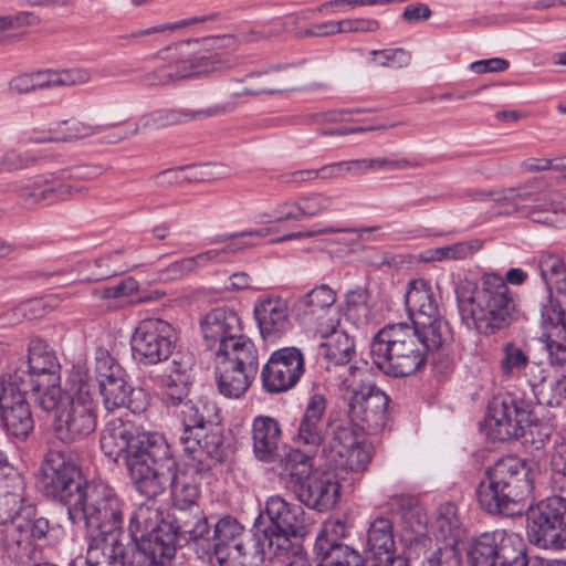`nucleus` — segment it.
I'll use <instances>...</instances> for the list:
<instances>
[{
  "label": "nucleus",
  "instance_id": "nucleus-33",
  "mask_svg": "<svg viewBox=\"0 0 566 566\" xmlns=\"http://www.w3.org/2000/svg\"><path fill=\"white\" fill-rule=\"evenodd\" d=\"M253 313L265 342L273 343L280 339L292 327L287 303L281 297L259 301Z\"/></svg>",
  "mask_w": 566,
  "mask_h": 566
},
{
  "label": "nucleus",
  "instance_id": "nucleus-47",
  "mask_svg": "<svg viewBox=\"0 0 566 566\" xmlns=\"http://www.w3.org/2000/svg\"><path fill=\"white\" fill-rule=\"evenodd\" d=\"M0 489L4 492L2 506L9 509L32 504L25 497L27 483L24 475L9 461L0 467Z\"/></svg>",
  "mask_w": 566,
  "mask_h": 566
},
{
  "label": "nucleus",
  "instance_id": "nucleus-56",
  "mask_svg": "<svg viewBox=\"0 0 566 566\" xmlns=\"http://www.w3.org/2000/svg\"><path fill=\"white\" fill-rule=\"evenodd\" d=\"M533 192L527 187H517V188H509L503 190L501 193H499L496 197L493 198V200L497 205H504L507 203L511 206V210H506V212L511 211H521L526 206L520 205V200H526L532 197Z\"/></svg>",
  "mask_w": 566,
  "mask_h": 566
},
{
  "label": "nucleus",
  "instance_id": "nucleus-51",
  "mask_svg": "<svg viewBox=\"0 0 566 566\" xmlns=\"http://www.w3.org/2000/svg\"><path fill=\"white\" fill-rule=\"evenodd\" d=\"M434 533L438 538L447 542L444 546L455 548L461 539L462 528L453 504L449 503L440 507L439 515L434 522Z\"/></svg>",
  "mask_w": 566,
  "mask_h": 566
},
{
  "label": "nucleus",
  "instance_id": "nucleus-21",
  "mask_svg": "<svg viewBox=\"0 0 566 566\" xmlns=\"http://www.w3.org/2000/svg\"><path fill=\"white\" fill-rule=\"evenodd\" d=\"M520 546V535L516 533L505 530L482 533L468 544V564L469 566H505Z\"/></svg>",
  "mask_w": 566,
  "mask_h": 566
},
{
  "label": "nucleus",
  "instance_id": "nucleus-32",
  "mask_svg": "<svg viewBox=\"0 0 566 566\" xmlns=\"http://www.w3.org/2000/svg\"><path fill=\"white\" fill-rule=\"evenodd\" d=\"M191 368V358L185 359L180 354L175 355L169 373L165 371L155 378L156 385L161 389V401L167 408L182 406L190 391L188 371Z\"/></svg>",
  "mask_w": 566,
  "mask_h": 566
},
{
  "label": "nucleus",
  "instance_id": "nucleus-31",
  "mask_svg": "<svg viewBox=\"0 0 566 566\" xmlns=\"http://www.w3.org/2000/svg\"><path fill=\"white\" fill-rule=\"evenodd\" d=\"M338 317H329L327 323L319 324L318 333L322 337L329 338L318 346V358L326 360V369L331 366H343L350 363L356 355L355 340L344 331H337Z\"/></svg>",
  "mask_w": 566,
  "mask_h": 566
},
{
  "label": "nucleus",
  "instance_id": "nucleus-46",
  "mask_svg": "<svg viewBox=\"0 0 566 566\" xmlns=\"http://www.w3.org/2000/svg\"><path fill=\"white\" fill-rule=\"evenodd\" d=\"M85 563L86 566H132L124 541L99 544L87 542Z\"/></svg>",
  "mask_w": 566,
  "mask_h": 566
},
{
  "label": "nucleus",
  "instance_id": "nucleus-25",
  "mask_svg": "<svg viewBox=\"0 0 566 566\" xmlns=\"http://www.w3.org/2000/svg\"><path fill=\"white\" fill-rule=\"evenodd\" d=\"M486 472L518 504L533 492V469L531 462L525 459H520L515 455L503 457L492 467L488 468Z\"/></svg>",
  "mask_w": 566,
  "mask_h": 566
},
{
  "label": "nucleus",
  "instance_id": "nucleus-15",
  "mask_svg": "<svg viewBox=\"0 0 566 566\" xmlns=\"http://www.w3.org/2000/svg\"><path fill=\"white\" fill-rule=\"evenodd\" d=\"M169 458L172 462L170 467H158L153 465L151 471L160 474V481L163 482L161 489L157 490L156 494L144 495L146 499H156L161 495L167 486L170 488V495L172 506H188V505H200L199 499L201 494L200 481L205 479L207 473H198L193 464L182 459L179 463L169 446Z\"/></svg>",
  "mask_w": 566,
  "mask_h": 566
},
{
  "label": "nucleus",
  "instance_id": "nucleus-12",
  "mask_svg": "<svg viewBox=\"0 0 566 566\" xmlns=\"http://www.w3.org/2000/svg\"><path fill=\"white\" fill-rule=\"evenodd\" d=\"M348 387H352V395L348 399L346 416L367 434L380 432L388 420L389 397L375 384L355 379Z\"/></svg>",
  "mask_w": 566,
  "mask_h": 566
},
{
  "label": "nucleus",
  "instance_id": "nucleus-45",
  "mask_svg": "<svg viewBox=\"0 0 566 566\" xmlns=\"http://www.w3.org/2000/svg\"><path fill=\"white\" fill-rule=\"evenodd\" d=\"M33 382L30 387L25 388V392H31L36 405L46 412L67 406L72 399L70 394L60 386V379L52 380L50 377L36 379Z\"/></svg>",
  "mask_w": 566,
  "mask_h": 566
},
{
  "label": "nucleus",
  "instance_id": "nucleus-24",
  "mask_svg": "<svg viewBox=\"0 0 566 566\" xmlns=\"http://www.w3.org/2000/svg\"><path fill=\"white\" fill-rule=\"evenodd\" d=\"M61 365L55 352L40 337H33L28 345V360L20 361L12 373L2 377L13 380V377H21L30 387L36 379L52 378L60 379Z\"/></svg>",
  "mask_w": 566,
  "mask_h": 566
},
{
  "label": "nucleus",
  "instance_id": "nucleus-23",
  "mask_svg": "<svg viewBox=\"0 0 566 566\" xmlns=\"http://www.w3.org/2000/svg\"><path fill=\"white\" fill-rule=\"evenodd\" d=\"M95 376L104 407L108 411L123 408L126 392L130 387L127 373L104 347L95 350Z\"/></svg>",
  "mask_w": 566,
  "mask_h": 566
},
{
  "label": "nucleus",
  "instance_id": "nucleus-5",
  "mask_svg": "<svg viewBox=\"0 0 566 566\" xmlns=\"http://www.w3.org/2000/svg\"><path fill=\"white\" fill-rule=\"evenodd\" d=\"M282 461L285 468L280 478L300 503L318 513L335 507L340 499L335 470L313 468V457L297 448H291Z\"/></svg>",
  "mask_w": 566,
  "mask_h": 566
},
{
  "label": "nucleus",
  "instance_id": "nucleus-59",
  "mask_svg": "<svg viewBox=\"0 0 566 566\" xmlns=\"http://www.w3.org/2000/svg\"><path fill=\"white\" fill-rule=\"evenodd\" d=\"M150 406V396L142 387H129L123 407L135 415L145 412Z\"/></svg>",
  "mask_w": 566,
  "mask_h": 566
},
{
  "label": "nucleus",
  "instance_id": "nucleus-34",
  "mask_svg": "<svg viewBox=\"0 0 566 566\" xmlns=\"http://www.w3.org/2000/svg\"><path fill=\"white\" fill-rule=\"evenodd\" d=\"M34 513V504L4 509L0 513V524L4 526L2 539L9 551H32L33 542L29 533L28 518Z\"/></svg>",
  "mask_w": 566,
  "mask_h": 566
},
{
  "label": "nucleus",
  "instance_id": "nucleus-43",
  "mask_svg": "<svg viewBox=\"0 0 566 566\" xmlns=\"http://www.w3.org/2000/svg\"><path fill=\"white\" fill-rule=\"evenodd\" d=\"M541 276L549 294V304L559 301L566 311V263L555 254H543L538 260Z\"/></svg>",
  "mask_w": 566,
  "mask_h": 566
},
{
  "label": "nucleus",
  "instance_id": "nucleus-38",
  "mask_svg": "<svg viewBox=\"0 0 566 566\" xmlns=\"http://www.w3.org/2000/svg\"><path fill=\"white\" fill-rule=\"evenodd\" d=\"M52 179H41L34 182V187H25L21 190L20 197L24 201L31 203L45 202L51 205L60 200H66L74 197L77 193H82L84 188L78 186H72L64 184L66 178H71V175L65 171L50 175Z\"/></svg>",
  "mask_w": 566,
  "mask_h": 566
},
{
  "label": "nucleus",
  "instance_id": "nucleus-27",
  "mask_svg": "<svg viewBox=\"0 0 566 566\" xmlns=\"http://www.w3.org/2000/svg\"><path fill=\"white\" fill-rule=\"evenodd\" d=\"M326 408L325 395L315 392L308 397L292 438L295 443L319 448L327 429Z\"/></svg>",
  "mask_w": 566,
  "mask_h": 566
},
{
  "label": "nucleus",
  "instance_id": "nucleus-20",
  "mask_svg": "<svg viewBox=\"0 0 566 566\" xmlns=\"http://www.w3.org/2000/svg\"><path fill=\"white\" fill-rule=\"evenodd\" d=\"M305 371L301 349L283 347L274 350L261 370L262 386L266 392L279 394L293 388Z\"/></svg>",
  "mask_w": 566,
  "mask_h": 566
},
{
  "label": "nucleus",
  "instance_id": "nucleus-42",
  "mask_svg": "<svg viewBox=\"0 0 566 566\" xmlns=\"http://www.w3.org/2000/svg\"><path fill=\"white\" fill-rule=\"evenodd\" d=\"M367 547L369 562L386 558L391 560L392 554L396 553V542L394 538V522L385 516L376 517L369 525L367 532Z\"/></svg>",
  "mask_w": 566,
  "mask_h": 566
},
{
  "label": "nucleus",
  "instance_id": "nucleus-13",
  "mask_svg": "<svg viewBox=\"0 0 566 566\" xmlns=\"http://www.w3.org/2000/svg\"><path fill=\"white\" fill-rule=\"evenodd\" d=\"M177 336L174 327L161 318L139 322L132 336L133 358L143 365H155L172 358Z\"/></svg>",
  "mask_w": 566,
  "mask_h": 566
},
{
  "label": "nucleus",
  "instance_id": "nucleus-14",
  "mask_svg": "<svg viewBox=\"0 0 566 566\" xmlns=\"http://www.w3.org/2000/svg\"><path fill=\"white\" fill-rule=\"evenodd\" d=\"M28 384L21 377L10 380L0 377V420L3 430L11 437L24 441L34 429L31 406L27 399Z\"/></svg>",
  "mask_w": 566,
  "mask_h": 566
},
{
  "label": "nucleus",
  "instance_id": "nucleus-64",
  "mask_svg": "<svg viewBox=\"0 0 566 566\" xmlns=\"http://www.w3.org/2000/svg\"><path fill=\"white\" fill-rule=\"evenodd\" d=\"M380 23L376 19L356 18L340 20L342 32L373 33L378 31Z\"/></svg>",
  "mask_w": 566,
  "mask_h": 566
},
{
  "label": "nucleus",
  "instance_id": "nucleus-26",
  "mask_svg": "<svg viewBox=\"0 0 566 566\" xmlns=\"http://www.w3.org/2000/svg\"><path fill=\"white\" fill-rule=\"evenodd\" d=\"M178 418L181 424L178 440L182 448L197 446L208 428L221 422L217 403L205 398L188 399L182 403Z\"/></svg>",
  "mask_w": 566,
  "mask_h": 566
},
{
  "label": "nucleus",
  "instance_id": "nucleus-52",
  "mask_svg": "<svg viewBox=\"0 0 566 566\" xmlns=\"http://www.w3.org/2000/svg\"><path fill=\"white\" fill-rule=\"evenodd\" d=\"M65 126L64 132L55 129V135L39 139V142H71L75 139H82L95 134L101 133L105 126L93 125L81 120H61L57 123V127ZM111 125H106L109 127Z\"/></svg>",
  "mask_w": 566,
  "mask_h": 566
},
{
  "label": "nucleus",
  "instance_id": "nucleus-44",
  "mask_svg": "<svg viewBox=\"0 0 566 566\" xmlns=\"http://www.w3.org/2000/svg\"><path fill=\"white\" fill-rule=\"evenodd\" d=\"M553 316H549L551 329L545 335V344L552 365L566 363V311L559 301L552 300Z\"/></svg>",
  "mask_w": 566,
  "mask_h": 566
},
{
  "label": "nucleus",
  "instance_id": "nucleus-10",
  "mask_svg": "<svg viewBox=\"0 0 566 566\" xmlns=\"http://www.w3.org/2000/svg\"><path fill=\"white\" fill-rule=\"evenodd\" d=\"M216 378L219 392L227 398L238 399L251 387L259 371L256 346H248L216 356Z\"/></svg>",
  "mask_w": 566,
  "mask_h": 566
},
{
  "label": "nucleus",
  "instance_id": "nucleus-50",
  "mask_svg": "<svg viewBox=\"0 0 566 566\" xmlns=\"http://www.w3.org/2000/svg\"><path fill=\"white\" fill-rule=\"evenodd\" d=\"M528 364L530 354L526 346H521L515 340H509L502 345L499 368L503 377L517 376Z\"/></svg>",
  "mask_w": 566,
  "mask_h": 566
},
{
  "label": "nucleus",
  "instance_id": "nucleus-17",
  "mask_svg": "<svg viewBox=\"0 0 566 566\" xmlns=\"http://www.w3.org/2000/svg\"><path fill=\"white\" fill-rule=\"evenodd\" d=\"M348 535V526L340 518L324 522L314 543L315 559L325 566H366L365 558L354 548L343 543Z\"/></svg>",
  "mask_w": 566,
  "mask_h": 566
},
{
  "label": "nucleus",
  "instance_id": "nucleus-48",
  "mask_svg": "<svg viewBox=\"0 0 566 566\" xmlns=\"http://www.w3.org/2000/svg\"><path fill=\"white\" fill-rule=\"evenodd\" d=\"M266 533L272 542V551L274 556L282 558L286 565L296 557H307L303 549L302 541L306 534H291L289 530L265 526Z\"/></svg>",
  "mask_w": 566,
  "mask_h": 566
},
{
  "label": "nucleus",
  "instance_id": "nucleus-1",
  "mask_svg": "<svg viewBox=\"0 0 566 566\" xmlns=\"http://www.w3.org/2000/svg\"><path fill=\"white\" fill-rule=\"evenodd\" d=\"M36 486L46 500L66 509L73 524L85 525L87 542L124 541V502L109 485L88 480L71 453L49 450L40 463Z\"/></svg>",
  "mask_w": 566,
  "mask_h": 566
},
{
  "label": "nucleus",
  "instance_id": "nucleus-4",
  "mask_svg": "<svg viewBox=\"0 0 566 566\" xmlns=\"http://www.w3.org/2000/svg\"><path fill=\"white\" fill-rule=\"evenodd\" d=\"M450 340L452 336L441 333L438 338L413 324H389L373 337L370 355L384 374L406 377L423 369L428 355L440 350Z\"/></svg>",
  "mask_w": 566,
  "mask_h": 566
},
{
  "label": "nucleus",
  "instance_id": "nucleus-19",
  "mask_svg": "<svg viewBox=\"0 0 566 566\" xmlns=\"http://www.w3.org/2000/svg\"><path fill=\"white\" fill-rule=\"evenodd\" d=\"M229 67L230 63L224 60L223 54L209 53L163 64L142 75L139 82L145 86H161Z\"/></svg>",
  "mask_w": 566,
  "mask_h": 566
},
{
  "label": "nucleus",
  "instance_id": "nucleus-29",
  "mask_svg": "<svg viewBox=\"0 0 566 566\" xmlns=\"http://www.w3.org/2000/svg\"><path fill=\"white\" fill-rule=\"evenodd\" d=\"M244 527L232 516L227 515L213 525L209 523L207 543H200L199 548L209 557H214L220 564L231 559L237 551Z\"/></svg>",
  "mask_w": 566,
  "mask_h": 566
},
{
  "label": "nucleus",
  "instance_id": "nucleus-22",
  "mask_svg": "<svg viewBox=\"0 0 566 566\" xmlns=\"http://www.w3.org/2000/svg\"><path fill=\"white\" fill-rule=\"evenodd\" d=\"M223 431L221 422L208 428L197 446L182 448V459L193 464L196 472L209 474L216 464L227 462L234 452L231 438Z\"/></svg>",
  "mask_w": 566,
  "mask_h": 566
},
{
  "label": "nucleus",
  "instance_id": "nucleus-40",
  "mask_svg": "<svg viewBox=\"0 0 566 566\" xmlns=\"http://www.w3.org/2000/svg\"><path fill=\"white\" fill-rule=\"evenodd\" d=\"M475 493L481 510L491 515L514 516L520 513L515 510L518 503L486 471Z\"/></svg>",
  "mask_w": 566,
  "mask_h": 566
},
{
  "label": "nucleus",
  "instance_id": "nucleus-54",
  "mask_svg": "<svg viewBox=\"0 0 566 566\" xmlns=\"http://www.w3.org/2000/svg\"><path fill=\"white\" fill-rule=\"evenodd\" d=\"M522 439L523 444H530L534 450H541L548 442L553 429L549 424L541 422L534 413L531 417V423L524 427Z\"/></svg>",
  "mask_w": 566,
  "mask_h": 566
},
{
  "label": "nucleus",
  "instance_id": "nucleus-3",
  "mask_svg": "<svg viewBox=\"0 0 566 566\" xmlns=\"http://www.w3.org/2000/svg\"><path fill=\"white\" fill-rule=\"evenodd\" d=\"M527 280V273L512 268L505 274V281L499 276L485 277L479 287L472 281L457 285L455 297L462 323L485 336L494 335L516 322L521 311L517 295L507 283L521 285Z\"/></svg>",
  "mask_w": 566,
  "mask_h": 566
},
{
  "label": "nucleus",
  "instance_id": "nucleus-16",
  "mask_svg": "<svg viewBox=\"0 0 566 566\" xmlns=\"http://www.w3.org/2000/svg\"><path fill=\"white\" fill-rule=\"evenodd\" d=\"M405 305L411 324L428 329L432 336L441 337V333L452 336L450 325L439 311L431 284L423 279L411 280L405 293Z\"/></svg>",
  "mask_w": 566,
  "mask_h": 566
},
{
  "label": "nucleus",
  "instance_id": "nucleus-11",
  "mask_svg": "<svg viewBox=\"0 0 566 566\" xmlns=\"http://www.w3.org/2000/svg\"><path fill=\"white\" fill-rule=\"evenodd\" d=\"M200 328L206 346L216 356L254 346L252 339L243 333L239 314L229 307L210 310L201 318Z\"/></svg>",
  "mask_w": 566,
  "mask_h": 566
},
{
  "label": "nucleus",
  "instance_id": "nucleus-61",
  "mask_svg": "<svg viewBox=\"0 0 566 566\" xmlns=\"http://www.w3.org/2000/svg\"><path fill=\"white\" fill-rule=\"evenodd\" d=\"M420 503L418 500L410 495H396L389 502V509L394 516L403 521L410 513L419 514Z\"/></svg>",
  "mask_w": 566,
  "mask_h": 566
},
{
  "label": "nucleus",
  "instance_id": "nucleus-37",
  "mask_svg": "<svg viewBox=\"0 0 566 566\" xmlns=\"http://www.w3.org/2000/svg\"><path fill=\"white\" fill-rule=\"evenodd\" d=\"M241 82L247 83L240 94H274L295 88L298 83L295 71L291 66L271 69L264 72L249 73Z\"/></svg>",
  "mask_w": 566,
  "mask_h": 566
},
{
  "label": "nucleus",
  "instance_id": "nucleus-35",
  "mask_svg": "<svg viewBox=\"0 0 566 566\" xmlns=\"http://www.w3.org/2000/svg\"><path fill=\"white\" fill-rule=\"evenodd\" d=\"M252 449L256 460L263 463H274L282 441V428L277 419L259 415L252 420Z\"/></svg>",
  "mask_w": 566,
  "mask_h": 566
},
{
  "label": "nucleus",
  "instance_id": "nucleus-41",
  "mask_svg": "<svg viewBox=\"0 0 566 566\" xmlns=\"http://www.w3.org/2000/svg\"><path fill=\"white\" fill-rule=\"evenodd\" d=\"M227 112L224 106L214 105L197 111L187 108H159L144 117L143 127L160 129L172 125L184 124L190 120L222 115Z\"/></svg>",
  "mask_w": 566,
  "mask_h": 566
},
{
  "label": "nucleus",
  "instance_id": "nucleus-9",
  "mask_svg": "<svg viewBox=\"0 0 566 566\" xmlns=\"http://www.w3.org/2000/svg\"><path fill=\"white\" fill-rule=\"evenodd\" d=\"M528 541L542 548H566V497L541 500L526 514Z\"/></svg>",
  "mask_w": 566,
  "mask_h": 566
},
{
  "label": "nucleus",
  "instance_id": "nucleus-18",
  "mask_svg": "<svg viewBox=\"0 0 566 566\" xmlns=\"http://www.w3.org/2000/svg\"><path fill=\"white\" fill-rule=\"evenodd\" d=\"M55 420L57 439L64 443L80 441L93 433L97 426V403L88 392L78 390Z\"/></svg>",
  "mask_w": 566,
  "mask_h": 566
},
{
  "label": "nucleus",
  "instance_id": "nucleus-36",
  "mask_svg": "<svg viewBox=\"0 0 566 566\" xmlns=\"http://www.w3.org/2000/svg\"><path fill=\"white\" fill-rule=\"evenodd\" d=\"M271 551L272 542L266 533L263 516L259 514L252 530L244 531L231 559L237 560L241 566H261L266 553Z\"/></svg>",
  "mask_w": 566,
  "mask_h": 566
},
{
  "label": "nucleus",
  "instance_id": "nucleus-57",
  "mask_svg": "<svg viewBox=\"0 0 566 566\" xmlns=\"http://www.w3.org/2000/svg\"><path fill=\"white\" fill-rule=\"evenodd\" d=\"M369 294L365 289L352 290L346 294L347 312L350 316L365 317L369 315Z\"/></svg>",
  "mask_w": 566,
  "mask_h": 566
},
{
  "label": "nucleus",
  "instance_id": "nucleus-55",
  "mask_svg": "<svg viewBox=\"0 0 566 566\" xmlns=\"http://www.w3.org/2000/svg\"><path fill=\"white\" fill-rule=\"evenodd\" d=\"M370 55L374 56V61L377 56H380L379 65L384 67H405L409 65L411 60L410 53L402 48L373 50Z\"/></svg>",
  "mask_w": 566,
  "mask_h": 566
},
{
  "label": "nucleus",
  "instance_id": "nucleus-49",
  "mask_svg": "<svg viewBox=\"0 0 566 566\" xmlns=\"http://www.w3.org/2000/svg\"><path fill=\"white\" fill-rule=\"evenodd\" d=\"M218 254L217 251L210 250L174 261L169 265L157 270L158 280L163 282L179 280L195 272L198 268L206 265Z\"/></svg>",
  "mask_w": 566,
  "mask_h": 566
},
{
  "label": "nucleus",
  "instance_id": "nucleus-60",
  "mask_svg": "<svg viewBox=\"0 0 566 566\" xmlns=\"http://www.w3.org/2000/svg\"><path fill=\"white\" fill-rule=\"evenodd\" d=\"M424 566H462V560L455 548L443 546L431 553Z\"/></svg>",
  "mask_w": 566,
  "mask_h": 566
},
{
  "label": "nucleus",
  "instance_id": "nucleus-63",
  "mask_svg": "<svg viewBox=\"0 0 566 566\" xmlns=\"http://www.w3.org/2000/svg\"><path fill=\"white\" fill-rule=\"evenodd\" d=\"M520 544L521 546L512 554L513 558L507 560L505 566H551V559L528 556L526 553V544L521 536Z\"/></svg>",
  "mask_w": 566,
  "mask_h": 566
},
{
  "label": "nucleus",
  "instance_id": "nucleus-2",
  "mask_svg": "<svg viewBox=\"0 0 566 566\" xmlns=\"http://www.w3.org/2000/svg\"><path fill=\"white\" fill-rule=\"evenodd\" d=\"M169 443L163 434L146 431L134 421L113 418L99 433V447L105 457L124 464L132 483L140 495L156 494L161 489L160 474L153 465L171 467Z\"/></svg>",
  "mask_w": 566,
  "mask_h": 566
},
{
  "label": "nucleus",
  "instance_id": "nucleus-39",
  "mask_svg": "<svg viewBox=\"0 0 566 566\" xmlns=\"http://www.w3.org/2000/svg\"><path fill=\"white\" fill-rule=\"evenodd\" d=\"M260 514H265L270 521L265 526L289 530L292 535L307 533L302 506L290 504L279 495L270 496L265 502L264 511Z\"/></svg>",
  "mask_w": 566,
  "mask_h": 566
},
{
  "label": "nucleus",
  "instance_id": "nucleus-28",
  "mask_svg": "<svg viewBox=\"0 0 566 566\" xmlns=\"http://www.w3.org/2000/svg\"><path fill=\"white\" fill-rule=\"evenodd\" d=\"M336 302V292L326 284H321L297 297L291 312L302 325L315 326L326 324L331 307Z\"/></svg>",
  "mask_w": 566,
  "mask_h": 566
},
{
  "label": "nucleus",
  "instance_id": "nucleus-62",
  "mask_svg": "<svg viewBox=\"0 0 566 566\" xmlns=\"http://www.w3.org/2000/svg\"><path fill=\"white\" fill-rule=\"evenodd\" d=\"M138 291V282L133 277H126L112 286L103 287L98 291V295L104 298H120L133 295Z\"/></svg>",
  "mask_w": 566,
  "mask_h": 566
},
{
  "label": "nucleus",
  "instance_id": "nucleus-58",
  "mask_svg": "<svg viewBox=\"0 0 566 566\" xmlns=\"http://www.w3.org/2000/svg\"><path fill=\"white\" fill-rule=\"evenodd\" d=\"M481 248L482 241L475 239L441 247V250L443 251V260H463L478 252Z\"/></svg>",
  "mask_w": 566,
  "mask_h": 566
},
{
  "label": "nucleus",
  "instance_id": "nucleus-30",
  "mask_svg": "<svg viewBox=\"0 0 566 566\" xmlns=\"http://www.w3.org/2000/svg\"><path fill=\"white\" fill-rule=\"evenodd\" d=\"M164 520L172 526L185 545L193 544L199 549L200 543H207L209 518L200 505L172 506Z\"/></svg>",
  "mask_w": 566,
  "mask_h": 566
},
{
  "label": "nucleus",
  "instance_id": "nucleus-6",
  "mask_svg": "<svg viewBox=\"0 0 566 566\" xmlns=\"http://www.w3.org/2000/svg\"><path fill=\"white\" fill-rule=\"evenodd\" d=\"M126 537V545L132 544L143 555L140 560L160 563L161 566L170 565L177 549L185 546L163 513L145 504L130 514Z\"/></svg>",
  "mask_w": 566,
  "mask_h": 566
},
{
  "label": "nucleus",
  "instance_id": "nucleus-8",
  "mask_svg": "<svg viewBox=\"0 0 566 566\" xmlns=\"http://www.w3.org/2000/svg\"><path fill=\"white\" fill-rule=\"evenodd\" d=\"M533 403L513 394L497 395L488 405L486 436L493 442L518 440L531 423Z\"/></svg>",
  "mask_w": 566,
  "mask_h": 566
},
{
  "label": "nucleus",
  "instance_id": "nucleus-53",
  "mask_svg": "<svg viewBox=\"0 0 566 566\" xmlns=\"http://www.w3.org/2000/svg\"><path fill=\"white\" fill-rule=\"evenodd\" d=\"M332 205V198L321 193L313 192L307 196L298 198L294 202H284L282 208H294L298 209L300 214L303 219L317 216L326 211Z\"/></svg>",
  "mask_w": 566,
  "mask_h": 566
},
{
  "label": "nucleus",
  "instance_id": "nucleus-7",
  "mask_svg": "<svg viewBox=\"0 0 566 566\" xmlns=\"http://www.w3.org/2000/svg\"><path fill=\"white\" fill-rule=\"evenodd\" d=\"M358 427L346 411L328 412L327 429L319 448L322 457L335 468L359 472L366 470L371 454L358 439Z\"/></svg>",
  "mask_w": 566,
  "mask_h": 566
}]
</instances>
